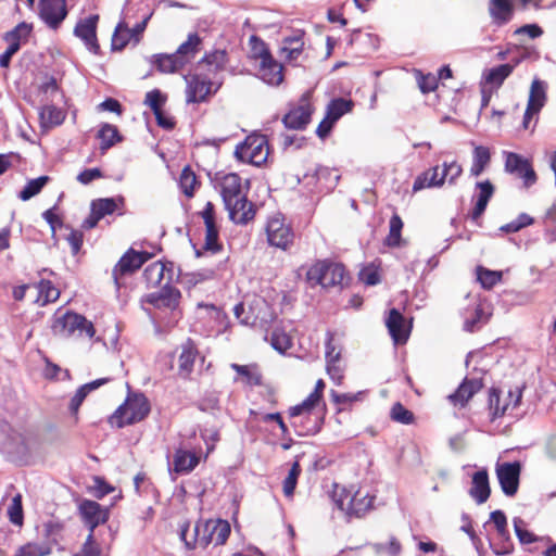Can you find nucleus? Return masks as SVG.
<instances>
[{
  "label": "nucleus",
  "mask_w": 556,
  "mask_h": 556,
  "mask_svg": "<svg viewBox=\"0 0 556 556\" xmlns=\"http://www.w3.org/2000/svg\"><path fill=\"white\" fill-rule=\"evenodd\" d=\"M127 389L124 403L109 418V422L118 429L144 420L151 412L150 402L142 392H132L128 383Z\"/></svg>",
  "instance_id": "nucleus-1"
},
{
  "label": "nucleus",
  "mask_w": 556,
  "mask_h": 556,
  "mask_svg": "<svg viewBox=\"0 0 556 556\" xmlns=\"http://www.w3.org/2000/svg\"><path fill=\"white\" fill-rule=\"evenodd\" d=\"M345 275V267L342 264L323 260L309 267L306 278L309 282L320 285L323 288H330L348 285V281H344Z\"/></svg>",
  "instance_id": "nucleus-2"
},
{
  "label": "nucleus",
  "mask_w": 556,
  "mask_h": 556,
  "mask_svg": "<svg viewBox=\"0 0 556 556\" xmlns=\"http://www.w3.org/2000/svg\"><path fill=\"white\" fill-rule=\"evenodd\" d=\"M268 142L265 136H248L235 149V157L243 163L255 166L264 164L268 157Z\"/></svg>",
  "instance_id": "nucleus-3"
},
{
  "label": "nucleus",
  "mask_w": 556,
  "mask_h": 556,
  "mask_svg": "<svg viewBox=\"0 0 556 556\" xmlns=\"http://www.w3.org/2000/svg\"><path fill=\"white\" fill-rule=\"evenodd\" d=\"M51 329L55 336L62 338H68L75 331H79V334L85 332L89 338H92L96 333L91 321L87 320L85 316L70 311L61 316L55 315Z\"/></svg>",
  "instance_id": "nucleus-4"
},
{
  "label": "nucleus",
  "mask_w": 556,
  "mask_h": 556,
  "mask_svg": "<svg viewBox=\"0 0 556 556\" xmlns=\"http://www.w3.org/2000/svg\"><path fill=\"white\" fill-rule=\"evenodd\" d=\"M266 236L269 245L288 250L294 241V231L290 224L286 223L285 216L276 214L266 224Z\"/></svg>",
  "instance_id": "nucleus-5"
},
{
  "label": "nucleus",
  "mask_w": 556,
  "mask_h": 556,
  "mask_svg": "<svg viewBox=\"0 0 556 556\" xmlns=\"http://www.w3.org/2000/svg\"><path fill=\"white\" fill-rule=\"evenodd\" d=\"M38 15L51 29H58L67 16L66 0H39Z\"/></svg>",
  "instance_id": "nucleus-6"
},
{
  "label": "nucleus",
  "mask_w": 556,
  "mask_h": 556,
  "mask_svg": "<svg viewBox=\"0 0 556 556\" xmlns=\"http://www.w3.org/2000/svg\"><path fill=\"white\" fill-rule=\"evenodd\" d=\"M81 520L88 527L89 533L94 534V529L104 525L110 518V508L101 506L98 502L83 500L78 505Z\"/></svg>",
  "instance_id": "nucleus-7"
},
{
  "label": "nucleus",
  "mask_w": 556,
  "mask_h": 556,
  "mask_svg": "<svg viewBox=\"0 0 556 556\" xmlns=\"http://www.w3.org/2000/svg\"><path fill=\"white\" fill-rule=\"evenodd\" d=\"M521 473L520 462L503 463L496 466V476L503 493L515 496L518 492Z\"/></svg>",
  "instance_id": "nucleus-8"
},
{
  "label": "nucleus",
  "mask_w": 556,
  "mask_h": 556,
  "mask_svg": "<svg viewBox=\"0 0 556 556\" xmlns=\"http://www.w3.org/2000/svg\"><path fill=\"white\" fill-rule=\"evenodd\" d=\"M98 22L99 15L91 14L88 17L79 20L74 28V35L84 42L89 52L96 55L101 53L97 38Z\"/></svg>",
  "instance_id": "nucleus-9"
},
{
  "label": "nucleus",
  "mask_w": 556,
  "mask_h": 556,
  "mask_svg": "<svg viewBox=\"0 0 556 556\" xmlns=\"http://www.w3.org/2000/svg\"><path fill=\"white\" fill-rule=\"evenodd\" d=\"M505 170L523 179L526 187L536 182V174L530 161L515 152H506Z\"/></svg>",
  "instance_id": "nucleus-10"
},
{
  "label": "nucleus",
  "mask_w": 556,
  "mask_h": 556,
  "mask_svg": "<svg viewBox=\"0 0 556 556\" xmlns=\"http://www.w3.org/2000/svg\"><path fill=\"white\" fill-rule=\"evenodd\" d=\"M231 532L227 520H206L204 521V534L201 536L200 547L206 548L210 544L223 545L226 543Z\"/></svg>",
  "instance_id": "nucleus-11"
},
{
  "label": "nucleus",
  "mask_w": 556,
  "mask_h": 556,
  "mask_svg": "<svg viewBox=\"0 0 556 556\" xmlns=\"http://www.w3.org/2000/svg\"><path fill=\"white\" fill-rule=\"evenodd\" d=\"M313 108L306 96L301 99L300 105L291 109L283 117L282 123L286 128L303 130L311 122Z\"/></svg>",
  "instance_id": "nucleus-12"
},
{
  "label": "nucleus",
  "mask_w": 556,
  "mask_h": 556,
  "mask_svg": "<svg viewBox=\"0 0 556 556\" xmlns=\"http://www.w3.org/2000/svg\"><path fill=\"white\" fill-rule=\"evenodd\" d=\"M181 298L180 291L166 282L161 290L147 294L146 302L155 308H168L175 311Z\"/></svg>",
  "instance_id": "nucleus-13"
},
{
  "label": "nucleus",
  "mask_w": 556,
  "mask_h": 556,
  "mask_svg": "<svg viewBox=\"0 0 556 556\" xmlns=\"http://www.w3.org/2000/svg\"><path fill=\"white\" fill-rule=\"evenodd\" d=\"M139 255L137 251L130 248L114 266L112 278L117 289L122 286L121 277L134 274L144 264V260L140 258Z\"/></svg>",
  "instance_id": "nucleus-14"
},
{
  "label": "nucleus",
  "mask_w": 556,
  "mask_h": 556,
  "mask_svg": "<svg viewBox=\"0 0 556 556\" xmlns=\"http://www.w3.org/2000/svg\"><path fill=\"white\" fill-rule=\"evenodd\" d=\"M213 81L210 77H202L199 74L187 79L186 100L187 103L204 102L212 92Z\"/></svg>",
  "instance_id": "nucleus-15"
},
{
  "label": "nucleus",
  "mask_w": 556,
  "mask_h": 556,
  "mask_svg": "<svg viewBox=\"0 0 556 556\" xmlns=\"http://www.w3.org/2000/svg\"><path fill=\"white\" fill-rule=\"evenodd\" d=\"M199 355L198 348L193 340L187 339L180 345V354L178 356V376L184 379H190L193 371L194 362Z\"/></svg>",
  "instance_id": "nucleus-16"
},
{
  "label": "nucleus",
  "mask_w": 556,
  "mask_h": 556,
  "mask_svg": "<svg viewBox=\"0 0 556 556\" xmlns=\"http://www.w3.org/2000/svg\"><path fill=\"white\" fill-rule=\"evenodd\" d=\"M226 210L229 218L239 225H247L254 218L256 212L254 203L250 202L245 194L235 199Z\"/></svg>",
  "instance_id": "nucleus-17"
},
{
  "label": "nucleus",
  "mask_w": 556,
  "mask_h": 556,
  "mask_svg": "<svg viewBox=\"0 0 556 556\" xmlns=\"http://www.w3.org/2000/svg\"><path fill=\"white\" fill-rule=\"evenodd\" d=\"M304 179H309L308 185H318L320 190L331 191L337 187L340 175L334 168L318 165L312 175L305 174Z\"/></svg>",
  "instance_id": "nucleus-18"
},
{
  "label": "nucleus",
  "mask_w": 556,
  "mask_h": 556,
  "mask_svg": "<svg viewBox=\"0 0 556 556\" xmlns=\"http://www.w3.org/2000/svg\"><path fill=\"white\" fill-rule=\"evenodd\" d=\"M483 388L482 378H465L458 388L448 395V400L455 405L464 407L468 401Z\"/></svg>",
  "instance_id": "nucleus-19"
},
{
  "label": "nucleus",
  "mask_w": 556,
  "mask_h": 556,
  "mask_svg": "<svg viewBox=\"0 0 556 556\" xmlns=\"http://www.w3.org/2000/svg\"><path fill=\"white\" fill-rule=\"evenodd\" d=\"M386 326L394 343L403 344L407 341L409 329L405 327L404 316L397 308H391L389 311Z\"/></svg>",
  "instance_id": "nucleus-20"
},
{
  "label": "nucleus",
  "mask_w": 556,
  "mask_h": 556,
  "mask_svg": "<svg viewBox=\"0 0 556 556\" xmlns=\"http://www.w3.org/2000/svg\"><path fill=\"white\" fill-rule=\"evenodd\" d=\"M303 407L307 413V424L308 426L304 425V421L301 420V422L294 421L292 424L295 433L299 437H306V435H314L318 433L321 430V427L324 425L325 417L324 416H316L314 420L311 419L312 410L316 407V405L313 402H309L308 399H305L303 402Z\"/></svg>",
  "instance_id": "nucleus-21"
},
{
  "label": "nucleus",
  "mask_w": 556,
  "mask_h": 556,
  "mask_svg": "<svg viewBox=\"0 0 556 556\" xmlns=\"http://www.w3.org/2000/svg\"><path fill=\"white\" fill-rule=\"evenodd\" d=\"M220 195L225 205V208H229L230 203L240 198L242 194L241 177L237 173H229L220 179Z\"/></svg>",
  "instance_id": "nucleus-22"
},
{
  "label": "nucleus",
  "mask_w": 556,
  "mask_h": 556,
  "mask_svg": "<svg viewBox=\"0 0 556 556\" xmlns=\"http://www.w3.org/2000/svg\"><path fill=\"white\" fill-rule=\"evenodd\" d=\"M476 189L479 192L476 195V202L470 214L472 220H477L483 215L495 191L493 184L489 179L477 181Z\"/></svg>",
  "instance_id": "nucleus-23"
},
{
  "label": "nucleus",
  "mask_w": 556,
  "mask_h": 556,
  "mask_svg": "<svg viewBox=\"0 0 556 556\" xmlns=\"http://www.w3.org/2000/svg\"><path fill=\"white\" fill-rule=\"evenodd\" d=\"M490 494L489 473L485 468H482L472 475V485L469 490V495L480 505L488 501Z\"/></svg>",
  "instance_id": "nucleus-24"
},
{
  "label": "nucleus",
  "mask_w": 556,
  "mask_h": 556,
  "mask_svg": "<svg viewBox=\"0 0 556 556\" xmlns=\"http://www.w3.org/2000/svg\"><path fill=\"white\" fill-rule=\"evenodd\" d=\"M527 56L528 52L525 51V53L520 58L516 59L514 63L500 64L485 71L483 75L485 81L495 87H501L504 80L513 73L514 68Z\"/></svg>",
  "instance_id": "nucleus-25"
},
{
  "label": "nucleus",
  "mask_w": 556,
  "mask_h": 556,
  "mask_svg": "<svg viewBox=\"0 0 556 556\" xmlns=\"http://www.w3.org/2000/svg\"><path fill=\"white\" fill-rule=\"evenodd\" d=\"M110 381H111V378L105 377V378L96 379L93 381H90V382H87V383L80 386L76 390V392L73 395V397L71 399V402H70V405H68V409H70L71 414L73 416H77L79 407L81 406V404L85 401V399L87 397V395L90 392L99 389L100 387L106 384Z\"/></svg>",
  "instance_id": "nucleus-26"
},
{
  "label": "nucleus",
  "mask_w": 556,
  "mask_h": 556,
  "mask_svg": "<svg viewBox=\"0 0 556 556\" xmlns=\"http://www.w3.org/2000/svg\"><path fill=\"white\" fill-rule=\"evenodd\" d=\"M489 12L493 22L502 26L513 18L514 5L510 0H490Z\"/></svg>",
  "instance_id": "nucleus-27"
},
{
  "label": "nucleus",
  "mask_w": 556,
  "mask_h": 556,
  "mask_svg": "<svg viewBox=\"0 0 556 556\" xmlns=\"http://www.w3.org/2000/svg\"><path fill=\"white\" fill-rule=\"evenodd\" d=\"M199 464V457L189 451L177 450L174 454V471L176 473H189Z\"/></svg>",
  "instance_id": "nucleus-28"
},
{
  "label": "nucleus",
  "mask_w": 556,
  "mask_h": 556,
  "mask_svg": "<svg viewBox=\"0 0 556 556\" xmlns=\"http://www.w3.org/2000/svg\"><path fill=\"white\" fill-rule=\"evenodd\" d=\"M201 42L202 39L198 33H191L188 35V39L178 47L175 55H178V60L182 62L184 66L195 56Z\"/></svg>",
  "instance_id": "nucleus-29"
},
{
  "label": "nucleus",
  "mask_w": 556,
  "mask_h": 556,
  "mask_svg": "<svg viewBox=\"0 0 556 556\" xmlns=\"http://www.w3.org/2000/svg\"><path fill=\"white\" fill-rule=\"evenodd\" d=\"M97 138L101 140L100 150L105 152L115 143L122 142L124 137L115 125L103 123L98 130Z\"/></svg>",
  "instance_id": "nucleus-30"
},
{
  "label": "nucleus",
  "mask_w": 556,
  "mask_h": 556,
  "mask_svg": "<svg viewBox=\"0 0 556 556\" xmlns=\"http://www.w3.org/2000/svg\"><path fill=\"white\" fill-rule=\"evenodd\" d=\"M33 30V23L21 22L11 30L4 33L2 39L9 45H12L13 42L17 43L20 50L22 43H26L28 41Z\"/></svg>",
  "instance_id": "nucleus-31"
},
{
  "label": "nucleus",
  "mask_w": 556,
  "mask_h": 556,
  "mask_svg": "<svg viewBox=\"0 0 556 556\" xmlns=\"http://www.w3.org/2000/svg\"><path fill=\"white\" fill-rule=\"evenodd\" d=\"M91 206L98 212L101 218L112 215L116 210L124 207L125 199L123 195L115 198H100L91 201Z\"/></svg>",
  "instance_id": "nucleus-32"
},
{
  "label": "nucleus",
  "mask_w": 556,
  "mask_h": 556,
  "mask_svg": "<svg viewBox=\"0 0 556 556\" xmlns=\"http://www.w3.org/2000/svg\"><path fill=\"white\" fill-rule=\"evenodd\" d=\"M228 62V54L226 50H214L205 55L199 62V65L207 66L208 73L215 74L224 71Z\"/></svg>",
  "instance_id": "nucleus-33"
},
{
  "label": "nucleus",
  "mask_w": 556,
  "mask_h": 556,
  "mask_svg": "<svg viewBox=\"0 0 556 556\" xmlns=\"http://www.w3.org/2000/svg\"><path fill=\"white\" fill-rule=\"evenodd\" d=\"M260 75L265 83L278 86L283 80L282 65L273 58L268 64H260Z\"/></svg>",
  "instance_id": "nucleus-34"
},
{
  "label": "nucleus",
  "mask_w": 556,
  "mask_h": 556,
  "mask_svg": "<svg viewBox=\"0 0 556 556\" xmlns=\"http://www.w3.org/2000/svg\"><path fill=\"white\" fill-rule=\"evenodd\" d=\"M152 59V63L161 73H175L184 67L182 62L178 60V55H175V53H159L154 54Z\"/></svg>",
  "instance_id": "nucleus-35"
},
{
  "label": "nucleus",
  "mask_w": 556,
  "mask_h": 556,
  "mask_svg": "<svg viewBox=\"0 0 556 556\" xmlns=\"http://www.w3.org/2000/svg\"><path fill=\"white\" fill-rule=\"evenodd\" d=\"M166 263L162 261L154 262L148 265L142 274V278L148 288L160 286L162 280L165 279Z\"/></svg>",
  "instance_id": "nucleus-36"
},
{
  "label": "nucleus",
  "mask_w": 556,
  "mask_h": 556,
  "mask_svg": "<svg viewBox=\"0 0 556 556\" xmlns=\"http://www.w3.org/2000/svg\"><path fill=\"white\" fill-rule=\"evenodd\" d=\"M546 89L547 84L544 80L535 78L532 81L528 100V105L530 110H532V108H535L536 110L541 111L546 101Z\"/></svg>",
  "instance_id": "nucleus-37"
},
{
  "label": "nucleus",
  "mask_w": 556,
  "mask_h": 556,
  "mask_svg": "<svg viewBox=\"0 0 556 556\" xmlns=\"http://www.w3.org/2000/svg\"><path fill=\"white\" fill-rule=\"evenodd\" d=\"M353 106L352 100L334 98L327 105L326 116L337 123L344 114L351 112Z\"/></svg>",
  "instance_id": "nucleus-38"
},
{
  "label": "nucleus",
  "mask_w": 556,
  "mask_h": 556,
  "mask_svg": "<svg viewBox=\"0 0 556 556\" xmlns=\"http://www.w3.org/2000/svg\"><path fill=\"white\" fill-rule=\"evenodd\" d=\"M303 36L304 31L296 30L294 35L283 39L282 51L287 53L289 60H296L303 51Z\"/></svg>",
  "instance_id": "nucleus-39"
},
{
  "label": "nucleus",
  "mask_w": 556,
  "mask_h": 556,
  "mask_svg": "<svg viewBox=\"0 0 556 556\" xmlns=\"http://www.w3.org/2000/svg\"><path fill=\"white\" fill-rule=\"evenodd\" d=\"M491 160L490 150L483 146H477L473 149V160L472 166L470 168V174L475 177H478L482 174L485 167L489 165Z\"/></svg>",
  "instance_id": "nucleus-40"
},
{
  "label": "nucleus",
  "mask_w": 556,
  "mask_h": 556,
  "mask_svg": "<svg viewBox=\"0 0 556 556\" xmlns=\"http://www.w3.org/2000/svg\"><path fill=\"white\" fill-rule=\"evenodd\" d=\"M231 368L244 378L247 384L257 387L262 384V374L256 365L231 364Z\"/></svg>",
  "instance_id": "nucleus-41"
},
{
  "label": "nucleus",
  "mask_w": 556,
  "mask_h": 556,
  "mask_svg": "<svg viewBox=\"0 0 556 556\" xmlns=\"http://www.w3.org/2000/svg\"><path fill=\"white\" fill-rule=\"evenodd\" d=\"M49 181L50 177L47 175H42L35 179H30L26 184V186L18 192V198L22 201L30 200L35 195L39 194Z\"/></svg>",
  "instance_id": "nucleus-42"
},
{
  "label": "nucleus",
  "mask_w": 556,
  "mask_h": 556,
  "mask_svg": "<svg viewBox=\"0 0 556 556\" xmlns=\"http://www.w3.org/2000/svg\"><path fill=\"white\" fill-rule=\"evenodd\" d=\"M372 506V498H368V496H363L362 498H357V494L350 498L346 506V515L349 517H363Z\"/></svg>",
  "instance_id": "nucleus-43"
},
{
  "label": "nucleus",
  "mask_w": 556,
  "mask_h": 556,
  "mask_svg": "<svg viewBox=\"0 0 556 556\" xmlns=\"http://www.w3.org/2000/svg\"><path fill=\"white\" fill-rule=\"evenodd\" d=\"M130 30L123 22L118 23L112 36V51H122L131 40Z\"/></svg>",
  "instance_id": "nucleus-44"
},
{
  "label": "nucleus",
  "mask_w": 556,
  "mask_h": 556,
  "mask_svg": "<svg viewBox=\"0 0 556 556\" xmlns=\"http://www.w3.org/2000/svg\"><path fill=\"white\" fill-rule=\"evenodd\" d=\"M500 402H501V390L497 388H494V387L491 388L489 391L488 406H489L492 421L504 416L506 410L508 409L509 404H505V405L501 406Z\"/></svg>",
  "instance_id": "nucleus-45"
},
{
  "label": "nucleus",
  "mask_w": 556,
  "mask_h": 556,
  "mask_svg": "<svg viewBox=\"0 0 556 556\" xmlns=\"http://www.w3.org/2000/svg\"><path fill=\"white\" fill-rule=\"evenodd\" d=\"M203 249L213 254L223 249V245L219 243V229L216 223L205 225V242Z\"/></svg>",
  "instance_id": "nucleus-46"
},
{
  "label": "nucleus",
  "mask_w": 556,
  "mask_h": 556,
  "mask_svg": "<svg viewBox=\"0 0 556 556\" xmlns=\"http://www.w3.org/2000/svg\"><path fill=\"white\" fill-rule=\"evenodd\" d=\"M52 552V547L48 543H26L18 547L14 556H47Z\"/></svg>",
  "instance_id": "nucleus-47"
},
{
  "label": "nucleus",
  "mask_w": 556,
  "mask_h": 556,
  "mask_svg": "<svg viewBox=\"0 0 556 556\" xmlns=\"http://www.w3.org/2000/svg\"><path fill=\"white\" fill-rule=\"evenodd\" d=\"M40 118L45 124L59 126L64 122L65 113L55 105H45L40 111Z\"/></svg>",
  "instance_id": "nucleus-48"
},
{
  "label": "nucleus",
  "mask_w": 556,
  "mask_h": 556,
  "mask_svg": "<svg viewBox=\"0 0 556 556\" xmlns=\"http://www.w3.org/2000/svg\"><path fill=\"white\" fill-rule=\"evenodd\" d=\"M403 225V220L399 214L395 213L391 216L389 222V236L387 237V244L389 247L400 245Z\"/></svg>",
  "instance_id": "nucleus-49"
},
{
  "label": "nucleus",
  "mask_w": 556,
  "mask_h": 556,
  "mask_svg": "<svg viewBox=\"0 0 556 556\" xmlns=\"http://www.w3.org/2000/svg\"><path fill=\"white\" fill-rule=\"evenodd\" d=\"M477 278L484 289H492L497 282L502 279V273L496 270H491L484 268L482 266H478L477 268Z\"/></svg>",
  "instance_id": "nucleus-50"
},
{
  "label": "nucleus",
  "mask_w": 556,
  "mask_h": 556,
  "mask_svg": "<svg viewBox=\"0 0 556 556\" xmlns=\"http://www.w3.org/2000/svg\"><path fill=\"white\" fill-rule=\"evenodd\" d=\"M250 42L253 56L256 59H261V63H263V66L268 64V62H270V60L273 59V55L264 40L253 35L250 38Z\"/></svg>",
  "instance_id": "nucleus-51"
},
{
  "label": "nucleus",
  "mask_w": 556,
  "mask_h": 556,
  "mask_svg": "<svg viewBox=\"0 0 556 556\" xmlns=\"http://www.w3.org/2000/svg\"><path fill=\"white\" fill-rule=\"evenodd\" d=\"M63 531V525L59 521L49 520L43 523V538L46 541L43 543H48L51 546L58 544L61 539V533Z\"/></svg>",
  "instance_id": "nucleus-52"
},
{
  "label": "nucleus",
  "mask_w": 556,
  "mask_h": 556,
  "mask_svg": "<svg viewBox=\"0 0 556 556\" xmlns=\"http://www.w3.org/2000/svg\"><path fill=\"white\" fill-rule=\"evenodd\" d=\"M39 299H42V304L54 302L60 296V291L50 280L41 279L37 286Z\"/></svg>",
  "instance_id": "nucleus-53"
},
{
  "label": "nucleus",
  "mask_w": 556,
  "mask_h": 556,
  "mask_svg": "<svg viewBox=\"0 0 556 556\" xmlns=\"http://www.w3.org/2000/svg\"><path fill=\"white\" fill-rule=\"evenodd\" d=\"M300 475L301 466L299 460H295L283 480V493L287 497L293 495Z\"/></svg>",
  "instance_id": "nucleus-54"
},
{
  "label": "nucleus",
  "mask_w": 556,
  "mask_h": 556,
  "mask_svg": "<svg viewBox=\"0 0 556 556\" xmlns=\"http://www.w3.org/2000/svg\"><path fill=\"white\" fill-rule=\"evenodd\" d=\"M390 417L393 421L402 425H410L415 420V416L412 410L407 409L400 402H396L391 407Z\"/></svg>",
  "instance_id": "nucleus-55"
},
{
  "label": "nucleus",
  "mask_w": 556,
  "mask_h": 556,
  "mask_svg": "<svg viewBox=\"0 0 556 556\" xmlns=\"http://www.w3.org/2000/svg\"><path fill=\"white\" fill-rule=\"evenodd\" d=\"M197 176L189 166H186L180 175L179 184L182 192L186 197L191 198L194 193V187L197 185Z\"/></svg>",
  "instance_id": "nucleus-56"
},
{
  "label": "nucleus",
  "mask_w": 556,
  "mask_h": 556,
  "mask_svg": "<svg viewBox=\"0 0 556 556\" xmlns=\"http://www.w3.org/2000/svg\"><path fill=\"white\" fill-rule=\"evenodd\" d=\"M195 405L201 412H215L220 409L219 397L215 391H206Z\"/></svg>",
  "instance_id": "nucleus-57"
},
{
  "label": "nucleus",
  "mask_w": 556,
  "mask_h": 556,
  "mask_svg": "<svg viewBox=\"0 0 556 556\" xmlns=\"http://www.w3.org/2000/svg\"><path fill=\"white\" fill-rule=\"evenodd\" d=\"M166 100V96L161 90L153 89L147 92L143 103L152 110L153 114H156L163 111L162 108Z\"/></svg>",
  "instance_id": "nucleus-58"
},
{
  "label": "nucleus",
  "mask_w": 556,
  "mask_h": 556,
  "mask_svg": "<svg viewBox=\"0 0 556 556\" xmlns=\"http://www.w3.org/2000/svg\"><path fill=\"white\" fill-rule=\"evenodd\" d=\"M526 523L520 517L514 518L515 533L521 544H531L539 541V538L525 528Z\"/></svg>",
  "instance_id": "nucleus-59"
},
{
  "label": "nucleus",
  "mask_w": 556,
  "mask_h": 556,
  "mask_svg": "<svg viewBox=\"0 0 556 556\" xmlns=\"http://www.w3.org/2000/svg\"><path fill=\"white\" fill-rule=\"evenodd\" d=\"M8 515L10 521L15 526H21L24 520L22 496L20 494L12 498V502L8 508Z\"/></svg>",
  "instance_id": "nucleus-60"
},
{
  "label": "nucleus",
  "mask_w": 556,
  "mask_h": 556,
  "mask_svg": "<svg viewBox=\"0 0 556 556\" xmlns=\"http://www.w3.org/2000/svg\"><path fill=\"white\" fill-rule=\"evenodd\" d=\"M270 344L276 351L283 353L291 348L290 337L279 329H274L270 333Z\"/></svg>",
  "instance_id": "nucleus-61"
},
{
  "label": "nucleus",
  "mask_w": 556,
  "mask_h": 556,
  "mask_svg": "<svg viewBox=\"0 0 556 556\" xmlns=\"http://www.w3.org/2000/svg\"><path fill=\"white\" fill-rule=\"evenodd\" d=\"M214 276L215 271L213 269L205 268L199 271L186 274V281L188 285L194 287L200 282L213 279Z\"/></svg>",
  "instance_id": "nucleus-62"
},
{
  "label": "nucleus",
  "mask_w": 556,
  "mask_h": 556,
  "mask_svg": "<svg viewBox=\"0 0 556 556\" xmlns=\"http://www.w3.org/2000/svg\"><path fill=\"white\" fill-rule=\"evenodd\" d=\"M101 548L94 541V534L89 533L80 552L74 556H100Z\"/></svg>",
  "instance_id": "nucleus-63"
},
{
  "label": "nucleus",
  "mask_w": 556,
  "mask_h": 556,
  "mask_svg": "<svg viewBox=\"0 0 556 556\" xmlns=\"http://www.w3.org/2000/svg\"><path fill=\"white\" fill-rule=\"evenodd\" d=\"M93 482V495L99 500L114 491V488L103 477L94 476Z\"/></svg>",
  "instance_id": "nucleus-64"
}]
</instances>
